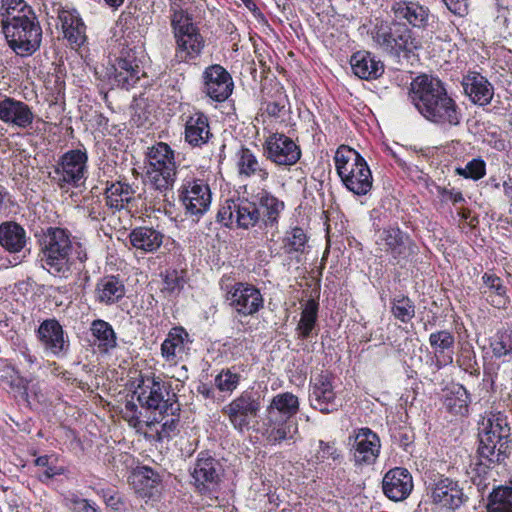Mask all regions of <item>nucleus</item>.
Segmentation results:
<instances>
[{"label": "nucleus", "mask_w": 512, "mask_h": 512, "mask_svg": "<svg viewBox=\"0 0 512 512\" xmlns=\"http://www.w3.org/2000/svg\"><path fill=\"white\" fill-rule=\"evenodd\" d=\"M408 98L429 122L444 127H455L461 122L459 106L438 78L426 74L417 76L410 83Z\"/></svg>", "instance_id": "1"}, {"label": "nucleus", "mask_w": 512, "mask_h": 512, "mask_svg": "<svg viewBox=\"0 0 512 512\" xmlns=\"http://www.w3.org/2000/svg\"><path fill=\"white\" fill-rule=\"evenodd\" d=\"M41 262L51 275L68 278L84 269L88 259L85 246L71 239L70 233L59 227H49L43 235Z\"/></svg>", "instance_id": "2"}, {"label": "nucleus", "mask_w": 512, "mask_h": 512, "mask_svg": "<svg viewBox=\"0 0 512 512\" xmlns=\"http://www.w3.org/2000/svg\"><path fill=\"white\" fill-rule=\"evenodd\" d=\"M299 411V399L291 392L275 395L266 408L263 419V436L272 445L292 439L297 432L291 420Z\"/></svg>", "instance_id": "3"}, {"label": "nucleus", "mask_w": 512, "mask_h": 512, "mask_svg": "<svg viewBox=\"0 0 512 512\" xmlns=\"http://www.w3.org/2000/svg\"><path fill=\"white\" fill-rule=\"evenodd\" d=\"M478 454L490 464L502 463L510 453L512 431L507 416L491 414L479 428Z\"/></svg>", "instance_id": "4"}, {"label": "nucleus", "mask_w": 512, "mask_h": 512, "mask_svg": "<svg viewBox=\"0 0 512 512\" xmlns=\"http://www.w3.org/2000/svg\"><path fill=\"white\" fill-rule=\"evenodd\" d=\"M335 168L344 186L352 193L366 195L373 178L365 159L354 149L341 145L334 156Z\"/></svg>", "instance_id": "5"}, {"label": "nucleus", "mask_w": 512, "mask_h": 512, "mask_svg": "<svg viewBox=\"0 0 512 512\" xmlns=\"http://www.w3.org/2000/svg\"><path fill=\"white\" fill-rule=\"evenodd\" d=\"M177 165L171 147L158 142L148 149L146 166L147 185L166 196L176 181Z\"/></svg>", "instance_id": "6"}, {"label": "nucleus", "mask_w": 512, "mask_h": 512, "mask_svg": "<svg viewBox=\"0 0 512 512\" xmlns=\"http://www.w3.org/2000/svg\"><path fill=\"white\" fill-rule=\"evenodd\" d=\"M171 15V27L176 40V58L180 62H189L198 58L204 47L205 40L192 17L183 9L174 7Z\"/></svg>", "instance_id": "7"}, {"label": "nucleus", "mask_w": 512, "mask_h": 512, "mask_svg": "<svg viewBox=\"0 0 512 512\" xmlns=\"http://www.w3.org/2000/svg\"><path fill=\"white\" fill-rule=\"evenodd\" d=\"M135 393L143 408L158 411L160 415L175 416L180 411L176 394L160 377H143Z\"/></svg>", "instance_id": "8"}, {"label": "nucleus", "mask_w": 512, "mask_h": 512, "mask_svg": "<svg viewBox=\"0 0 512 512\" xmlns=\"http://www.w3.org/2000/svg\"><path fill=\"white\" fill-rule=\"evenodd\" d=\"M369 34L379 49L391 55H399L404 51L411 52L418 47L411 30L396 20L378 21Z\"/></svg>", "instance_id": "9"}, {"label": "nucleus", "mask_w": 512, "mask_h": 512, "mask_svg": "<svg viewBox=\"0 0 512 512\" xmlns=\"http://www.w3.org/2000/svg\"><path fill=\"white\" fill-rule=\"evenodd\" d=\"M8 46L21 57L35 53L41 45L42 28L35 14L2 27Z\"/></svg>", "instance_id": "10"}, {"label": "nucleus", "mask_w": 512, "mask_h": 512, "mask_svg": "<svg viewBox=\"0 0 512 512\" xmlns=\"http://www.w3.org/2000/svg\"><path fill=\"white\" fill-rule=\"evenodd\" d=\"M88 155L85 150L73 149L65 152L49 172V178L59 188L82 186L88 173Z\"/></svg>", "instance_id": "11"}, {"label": "nucleus", "mask_w": 512, "mask_h": 512, "mask_svg": "<svg viewBox=\"0 0 512 512\" xmlns=\"http://www.w3.org/2000/svg\"><path fill=\"white\" fill-rule=\"evenodd\" d=\"M263 407L262 397L258 391L245 390L222 408L232 427L238 432L248 431L251 423L259 416Z\"/></svg>", "instance_id": "12"}, {"label": "nucleus", "mask_w": 512, "mask_h": 512, "mask_svg": "<svg viewBox=\"0 0 512 512\" xmlns=\"http://www.w3.org/2000/svg\"><path fill=\"white\" fill-rule=\"evenodd\" d=\"M260 219L261 214L256 201L247 198L227 199L217 213V220L225 226L235 222L243 229L256 226Z\"/></svg>", "instance_id": "13"}, {"label": "nucleus", "mask_w": 512, "mask_h": 512, "mask_svg": "<svg viewBox=\"0 0 512 512\" xmlns=\"http://www.w3.org/2000/svg\"><path fill=\"white\" fill-rule=\"evenodd\" d=\"M348 445L358 466L374 464L381 448L379 436L368 427L353 430L348 437Z\"/></svg>", "instance_id": "14"}, {"label": "nucleus", "mask_w": 512, "mask_h": 512, "mask_svg": "<svg viewBox=\"0 0 512 512\" xmlns=\"http://www.w3.org/2000/svg\"><path fill=\"white\" fill-rule=\"evenodd\" d=\"M229 306L240 316H253L264 307V299L258 288L244 282H237L226 294Z\"/></svg>", "instance_id": "15"}, {"label": "nucleus", "mask_w": 512, "mask_h": 512, "mask_svg": "<svg viewBox=\"0 0 512 512\" xmlns=\"http://www.w3.org/2000/svg\"><path fill=\"white\" fill-rule=\"evenodd\" d=\"M264 156L278 166H292L301 158L296 142L283 133L270 134L263 144Z\"/></svg>", "instance_id": "16"}, {"label": "nucleus", "mask_w": 512, "mask_h": 512, "mask_svg": "<svg viewBox=\"0 0 512 512\" xmlns=\"http://www.w3.org/2000/svg\"><path fill=\"white\" fill-rule=\"evenodd\" d=\"M201 92L215 102H224L234 89L230 73L221 65L213 64L205 68L202 74Z\"/></svg>", "instance_id": "17"}, {"label": "nucleus", "mask_w": 512, "mask_h": 512, "mask_svg": "<svg viewBox=\"0 0 512 512\" xmlns=\"http://www.w3.org/2000/svg\"><path fill=\"white\" fill-rule=\"evenodd\" d=\"M333 382L334 378L329 373H321L311 380L310 406L323 414L332 413L339 406Z\"/></svg>", "instance_id": "18"}, {"label": "nucleus", "mask_w": 512, "mask_h": 512, "mask_svg": "<svg viewBox=\"0 0 512 512\" xmlns=\"http://www.w3.org/2000/svg\"><path fill=\"white\" fill-rule=\"evenodd\" d=\"M36 337L47 354L62 357L69 350V339L61 324L54 318L46 319L39 325Z\"/></svg>", "instance_id": "19"}, {"label": "nucleus", "mask_w": 512, "mask_h": 512, "mask_svg": "<svg viewBox=\"0 0 512 512\" xmlns=\"http://www.w3.org/2000/svg\"><path fill=\"white\" fill-rule=\"evenodd\" d=\"M180 199L187 214L200 216L204 214L210 206V188L203 180H187L181 186Z\"/></svg>", "instance_id": "20"}, {"label": "nucleus", "mask_w": 512, "mask_h": 512, "mask_svg": "<svg viewBox=\"0 0 512 512\" xmlns=\"http://www.w3.org/2000/svg\"><path fill=\"white\" fill-rule=\"evenodd\" d=\"M191 475L197 491L202 495H210L220 482V465L213 457L201 453Z\"/></svg>", "instance_id": "21"}, {"label": "nucleus", "mask_w": 512, "mask_h": 512, "mask_svg": "<svg viewBox=\"0 0 512 512\" xmlns=\"http://www.w3.org/2000/svg\"><path fill=\"white\" fill-rule=\"evenodd\" d=\"M377 249L390 256V261L400 263L413 253L409 239L399 228L383 229L376 240Z\"/></svg>", "instance_id": "22"}, {"label": "nucleus", "mask_w": 512, "mask_h": 512, "mask_svg": "<svg viewBox=\"0 0 512 512\" xmlns=\"http://www.w3.org/2000/svg\"><path fill=\"white\" fill-rule=\"evenodd\" d=\"M385 496L394 502L405 500L413 490V479L410 472L401 467L389 470L382 480Z\"/></svg>", "instance_id": "23"}, {"label": "nucleus", "mask_w": 512, "mask_h": 512, "mask_svg": "<svg viewBox=\"0 0 512 512\" xmlns=\"http://www.w3.org/2000/svg\"><path fill=\"white\" fill-rule=\"evenodd\" d=\"M114 81L121 88L129 89L134 86L143 74L136 53L129 49L121 52V55L113 64Z\"/></svg>", "instance_id": "24"}, {"label": "nucleus", "mask_w": 512, "mask_h": 512, "mask_svg": "<svg viewBox=\"0 0 512 512\" xmlns=\"http://www.w3.org/2000/svg\"><path fill=\"white\" fill-rule=\"evenodd\" d=\"M57 14L61 22L63 36L70 47L72 49L80 48L86 42L87 36L86 25L79 13L74 9L59 8Z\"/></svg>", "instance_id": "25"}, {"label": "nucleus", "mask_w": 512, "mask_h": 512, "mask_svg": "<svg viewBox=\"0 0 512 512\" xmlns=\"http://www.w3.org/2000/svg\"><path fill=\"white\" fill-rule=\"evenodd\" d=\"M0 120L8 125L26 129L34 120V114L26 103L11 97L0 101Z\"/></svg>", "instance_id": "26"}, {"label": "nucleus", "mask_w": 512, "mask_h": 512, "mask_svg": "<svg viewBox=\"0 0 512 512\" xmlns=\"http://www.w3.org/2000/svg\"><path fill=\"white\" fill-rule=\"evenodd\" d=\"M431 498L435 504L444 508L456 509L462 505L464 494L457 481L440 478L432 487Z\"/></svg>", "instance_id": "27"}, {"label": "nucleus", "mask_w": 512, "mask_h": 512, "mask_svg": "<svg viewBox=\"0 0 512 512\" xmlns=\"http://www.w3.org/2000/svg\"><path fill=\"white\" fill-rule=\"evenodd\" d=\"M235 164L241 177H255L260 181H266L269 177L265 163L259 160L257 155L245 146H241L236 151Z\"/></svg>", "instance_id": "28"}, {"label": "nucleus", "mask_w": 512, "mask_h": 512, "mask_svg": "<svg viewBox=\"0 0 512 512\" xmlns=\"http://www.w3.org/2000/svg\"><path fill=\"white\" fill-rule=\"evenodd\" d=\"M462 86L470 100L478 105H487L494 94L493 86L477 72H469L463 77Z\"/></svg>", "instance_id": "29"}, {"label": "nucleus", "mask_w": 512, "mask_h": 512, "mask_svg": "<svg viewBox=\"0 0 512 512\" xmlns=\"http://www.w3.org/2000/svg\"><path fill=\"white\" fill-rule=\"evenodd\" d=\"M391 11L396 21L405 20L413 27L424 28L428 23V7L416 1H396L392 4Z\"/></svg>", "instance_id": "30"}, {"label": "nucleus", "mask_w": 512, "mask_h": 512, "mask_svg": "<svg viewBox=\"0 0 512 512\" xmlns=\"http://www.w3.org/2000/svg\"><path fill=\"white\" fill-rule=\"evenodd\" d=\"M126 293L123 281L114 275H107L98 280L95 287V300L104 305L119 302Z\"/></svg>", "instance_id": "31"}, {"label": "nucleus", "mask_w": 512, "mask_h": 512, "mask_svg": "<svg viewBox=\"0 0 512 512\" xmlns=\"http://www.w3.org/2000/svg\"><path fill=\"white\" fill-rule=\"evenodd\" d=\"M211 136L208 117L204 113L195 112L187 118L185 123V141L189 145L200 147L206 144Z\"/></svg>", "instance_id": "32"}, {"label": "nucleus", "mask_w": 512, "mask_h": 512, "mask_svg": "<svg viewBox=\"0 0 512 512\" xmlns=\"http://www.w3.org/2000/svg\"><path fill=\"white\" fill-rule=\"evenodd\" d=\"M255 200L260 210V221L265 227H274L278 225L281 213L285 208L283 201L279 200L269 191L262 189L256 196Z\"/></svg>", "instance_id": "33"}, {"label": "nucleus", "mask_w": 512, "mask_h": 512, "mask_svg": "<svg viewBox=\"0 0 512 512\" xmlns=\"http://www.w3.org/2000/svg\"><path fill=\"white\" fill-rule=\"evenodd\" d=\"M353 73L364 80L379 78L384 72V65L380 60H376L371 53L358 51L354 53L350 60Z\"/></svg>", "instance_id": "34"}, {"label": "nucleus", "mask_w": 512, "mask_h": 512, "mask_svg": "<svg viewBox=\"0 0 512 512\" xmlns=\"http://www.w3.org/2000/svg\"><path fill=\"white\" fill-rule=\"evenodd\" d=\"M106 206L113 211L125 209L134 199L135 190L123 181L107 183L105 188Z\"/></svg>", "instance_id": "35"}, {"label": "nucleus", "mask_w": 512, "mask_h": 512, "mask_svg": "<svg viewBox=\"0 0 512 512\" xmlns=\"http://www.w3.org/2000/svg\"><path fill=\"white\" fill-rule=\"evenodd\" d=\"M27 243L25 229L14 221L3 222L0 224V244L11 252H20Z\"/></svg>", "instance_id": "36"}, {"label": "nucleus", "mask_w": 512, "mask_h": 512, "mask_svg": "<svg viewBox=\"0 0 512 512\" xmlns=\"http://www.w3.org/2000/svg\"><path fill=\"white\" fill-rule=\"evenodd\" d=\"M131 245L144 252H154L163 243V234L152 227H137L129 235Z\"/></svg>", "instance_id": "37"}, {"label": "nucleus", "mask_w": 512, "mask_h": 512, "mask_svg": "<svg viewBox=\"0 0 512 512\" xmlns=\"http://www.w3.org/2000/svg\"><path fill=\"white\" fill-rule=\"evenodd\" d=\"M188 333L182 327L172 328L161 345V355L167 362H176L184 352Z\"/></svg>", "instance_id": "38"}, {"label": "nucleus", "mask_w": 512, "mask_h": 512, "mask_svg": "<svg viewBox=\"0 0 512 512\" xmlns=\"http://www.w3.org/2000/svg\"><path fill=\"white\" fill-rule=\"evenodd\" d=\"M94 344L101 353H108L117 346V336L113 327L102 319L94 320L90 327Z\"/></svg>", "instance_id": "39"}, {"label": "nucleus", "mask_w": 512, "mask_h": 512, "mask_svg": "<svg viewBox=\"0 0 512 512\" xmlns=\"http://www.w3.org/2000/svg\"><path fill=\"white\" fill-rule=\"evenodd\" d=\"M455 343L454 335L448 330H441L431 333L429 336V344L434 349L438 362L444 365L453 362L452 354H445V351L450 350Z\"/></svg>", "instance_id": "40"}, {"label": "nucleus", "mask_w": 512, "mask_h": 512, "mask_svg": "<svg viewBox=\"0 0 512 512\" xmlns=\"http://www.w3.org/2000/svg\"><path fill=\"white\" fill-rule=\"evenodd\" d=\"M469 403V394L460 384L453 385L445 395L444 405L454 415H465L468 412Z\"/></svg>", "instance_id": "41"}, {"label": "nucleus", "mask_w": 512, "mask_h": 512, "mask_svg": "<svg viewBox=\"0 0 512 512\" xmlns=\"http://www.w3.org/2000/svg\"><path fill=\"white\" fill-rule=\"evenodd\" d=\"M34 12L24 0H2L0 6L1 26L33 15Z\"/></svg>", "instance_id": "42"}, {"label": "nucleus", "mask_w": 512, "mask_h": 512, "mask_svg": "<svg viewBox=\"0 0 512 512\" xmlns=\"http://www.w3.org/2000/svg\"><path fill=\"white\" fill-rule=\"evenodd\" d=\"M314 458L317 463H325L331 466L340 464L344 456L336 440H319Z\"/></svg>", "instance_id": "43"}, {"label": "nucleus", "mask_w": 512, "mask_h": 512, "mask_svg": "<svg viewBox=\"0 0 512 512\" xmlns=\"http://www.w3.org/2000/svg\"><path fill=\"white\" fill-rule=\"evenodd\" d=\"M319 303L315 299H309L301 312V318L297 325L296 331L298 337L306 339L310 336L315 327L318 315Z\"/></svg>", "instance_id": "44"}, {"label": "nucleus", "mask_w": 512, "mask_h": 512, "mask_svg": "<svg viewBox=\"0 0 512 512\" xmlns=\"http://www.w3.org/2000/svg\"><path fill=\"white\" fill-rule=\"evenodd\" d=\"M490 347L495 357H503L512 353V329L503 328L492 338Z\"/></svg>", "instance_id": "45"}, {"label": "nucleus", "mask_w": 512, "mask_h": 512, "mask_svg": "<svg viewBox=\"0 0 512 512\" xmlns=\"http://www.w3.org/2000/svg\"><path fill=\"white\" fill-rule=\"evenodd\" d=\"M482 280L489 290L495 293V299H492L491 303L496 307L505 306L507 303L506 287L501 278L494 274L485 273Z\"/></svg>", "instance_id": "46"}, {"label": "nucleus", "mask_w": 512, "mask_h": 512, "mask_svg": "<svg viewBox=\"0 0 512 512\" xmlns=\"http://www.w3.org/2000/svg\"><path fill=\"white\" fill-rule=\"evenodd\" d=\"M391 304L393 316L401 322L407 323L415 316V305L408 297L394 298Z\"/></svg>", "instance_id": "47"}, {"label": "nucleus", "mask_w": 512, "mask_h": 512, "mask_svg": "<svg viewBox=\"0 0 512 512\" xmlns=\"http://www.w3.org/2000/svg\"><path fill=\"white\" fill-rule=\"evenodd\" d=\"M307 243V236L302 228L295 227L283 240V249L286 254L302 253Z\"/></svg>", "instance_id": "48"}, {"label": "nucleus", "mask_w": 512, "mask_h": 512, "mask_svg": "<svg viewBox=\"0 0 512 512\" xmlns=\"http://www.w3.org/2000/svg\"><path fill=\"white\" fill-rule=\"evenodd\" d=\"M185 283L183 271L167 270L163 278L162 292L169 296L179 294L184 288Z\"/></svg>", "instance_id": "49"}, {"label": "nucleus", "mask_w": 512, "mask_h": 512, "mask_svg": "<svg viewBox=\"0 0 512 512\" xmlns=\"http://www.w3.org/2000/svg\"><path fill=\"white\" fill-rule=\"evenodd\" d=\"M241 376L233 372L231 369H223L215 377V386L221 392L232 393L239 385Z\"/></svg>", "instance_id": "50"}, {"label": "nucleus", "mask_w": 512, "mask_h": 512, "mask_svg": "<svg viewBox=\"0 0 512 512\" xmlns=\"http://www.w3.org/2000/svg\"><path fill=\"white\" fill-rule=\"evenodd\" d=\"M486 172V165L482 159H472L464 168H458L457 173L465 178L481 179Z\"/></svg>", "instance_id": "51"}, {"label": "nucleus", "mask_w": 512, "mask_h": 512, "mask_svg": "<svg viewBox=\"0 0 512 512\" xmlns=\"http://www.w3.org/2000/svg\"><path fill=\"white\" fill-rule=\"evenodd\" d=\"M83 207L91 220L99 221L105 219V210L99 197L92 195L85 196L83 199Z\"/></svg>", "instance_id": "52"}, {"label": "nucleus", "mask_w": 512, "mask_h": 512, "mask_svg": "<svg viewBox=\"0 0 512 512\" xmlns=\"http://www.w3.org/2000/svg\"><path fill=\"white\" fill-rule=\"evenodd\" d=\"M67 503L73 512H99V507L94 502L76 495L67 498Z\"/></svg>", "instance_id": "53"}, {"label": "nucleus", "mask_w": 512, "mask_h": 512, "mask_svg": "<svg viewBox=\"0 0 512 512\" xmlns=\"http://www.w3.org/2000/svg\"><path fill=\"white\" fill-rule=\"evenodd\" d=\"M123 418L128 421L130 426L138 427L141 423L140 415L137 405L132 401H127L122 409Z\"/></svg>", "instance_id": "54"}, {"label": "nucleus", "mask_w": 512, "mask_h": 512, "mask_svg": "<svg viewBox=\"0 0 512 512\" xmlns=\"http://www.w3.org/2000/svg\"><path fill=\"white\" fill-rule=\"evenodd\" d=\"M443 2L454 14L464 15L467 13L468 0H443Z\"/></svg>", "instance_id": "55"}, {"label": "nucleus", "mask_w": 512, "mask_h": 512, "mask_svg": "<svg viewBox=\"0 0 512 512\" xmlns=\"http://www.w3.org/2000/svg\"><path fill=\"white\" fill-rule=\"evenodd\" d=\"M457 363L461 368L469 370L473 368V364H476L475 355L470 350L462 351L461 355L457 359Z\"/></svg>", "instance_id": "56"}, {"label": "nucleus", "mask_w": 512, "mask_h": 512, "mask_svg": "<svg viewBox=\"0 0 512 512\" xmlns=\"http://www.w3.org/2000/svg\"><path fill=\"white\" fill-rule=\"evenodd\" d=\"M150 482L149 487L153 488L159 481V475L149 467H142L141 471L137 475Z\"/></svg>", "instance_id": "57"}, {"label": "nucleus", "mask_w": 512, "mask_h": 512, "mask_svg": "<svg viewBox=\"0 0 512 512\" xmlns=\"http://www.w3.org/2000/svg\"><path fill=\"white\" fill-rule=\"evenodd\" d=\"M177 425L178 419L176 418V415L170 416L169 419L163 422L161 433L166 437H170L171 434L176 431Z\"/></svg>", "instance_id": "58"}, {"label": "nucleus", "mask_w": 512, "mask_h": 512, "mask_svg": "<svg viewBox=\"0 0 512 512\" xmlns=\"http://www.w3.org/2000/svg\"><path fill=\"white\" fill-rule=\"evenodd\" d=\"M284 107H285L284 101L276 100V101L267 103L265 110L270 116L277 117L280 115V113L284 109Z\"/></svg>", "instance_id": "59"}, {"label": "nucleus", "mask_w": 512, "mask_h": 512, "mask_svg": "<svg viewBox=\"0 0 512 512\" xmlns=\"http://www.w3.org/2000/svg\"><path fill=\"white\" fill-rule=\"evenodd\" d=\"M10 201V195L7 189L3 186H0V215L3 214L7 208Z\"/></svg>", "instance_id": "60"}, {"label": "nucleus", "mask_w": 512, "mask_h": 512, "mask_svg": "<svg viewBox=\"0 0 512 512\" xmlns=\"http://www.w3.org/2000/svg\"><path fill=\"white\" fill-rule=\"evenodd\" d=\"M443 197L446 200L452 201L453 203H459V202L464 201L463 195L459 191H453V190L452 191H447V190H444L443 191Z\"/></svg>", "instance_id": "61"}, {"label": "nucleus", "mask_w": 512, "mask_h": 512, "mask_svg": "<svg viewBox=\"0 0 512 512\" xmlns=\"http://www.w3.org/2000/svg\"><path fill=\"white\" fill-rule=\"evenodd\" d=\"M63 473V469L62 468H58L56 466H52L50 464H48V466L45 467V470L43 471V477L45 479H50L56 475H60Z\"/></svg>", "instance_id": "62"}, {"label": "nucleus", "mask_w": 512, "mask_h": 512, "mask_svg": "<svg viewBox=\"0 0 512 512\" xmlns=\"http://www.w3.org/2000/svg\"><path fill=\"white\" fill-rule=\"evenodd\" d=\"M198 392L202 394L205 398H212L214 396L213 389L205 384L198 387Z\"/></svg>", "instance_id": "63"}, {"label": "nucleus", "mask_w": 512, "mask_h": 512, "mask_svg": "<svg viewBox=\"0 0 512 512\" xmlns=\"http://www.w3.org/2000/svg\"><path fill=\"white\" fill-rule=\"evenodd\" d=\"M35 464L39 467H46L50 464V457L47 455L40 456L35 460Z\"/></svg>", "instance_id": "64"}]
</instances>
